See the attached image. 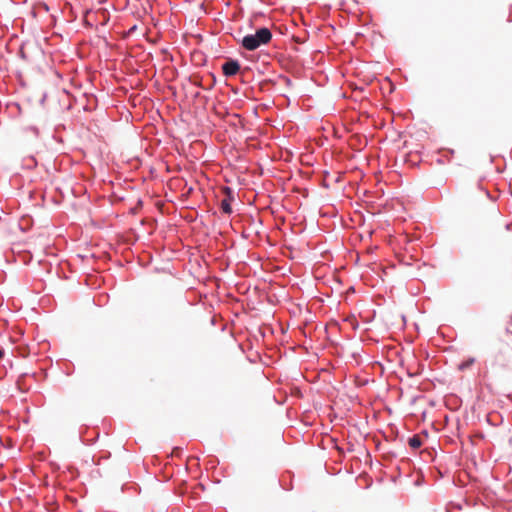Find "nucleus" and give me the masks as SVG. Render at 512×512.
Listing matches in <instances>:
<instances>
[{"label": "nucleus", "mask_w": 512, "mask_h": 512, "mask_svg": "<svg viewBox=\"0 0 512 512\" xmlns=\"http://www.w3.org/2000/svg\"><path fill=\"white\" fill-rule=\"evenodd\" d=\"M272 39L271 31L263 27L256 31L255 34H249L243 37L242 46L248 51H254L261 45L269 43Z\"/></svg>", "instance_id": "f257e3e1"}, {"label": "nucleus", "mask_w": 512, "mask_h": 512, "mask_svg": "<svg viewBox=\"0 0 512 512\" xmlns=\"http://www.w3.org/2000/svg\"><path fill=\"white\" fill-rule=\"evenodd\" d=\"M4 357V350L0 349V360Z\"/></svg>", "instance_id": "423d86ee"}, {"label": "nucleus", "mask_w": 512, "mask_h": 512, "mask_svg": "<svg viewBox=\"0 0 512 512\" xmlns=\"http://www.w3.org/2000/svg\"><path fill=\"white\" fill-rule=\"evenodd\" d=\"M221 209L224 213L230 214L232 212L231 204L229 199H223L221 201Z\"/></svg>", "instance_id": "20e7f679"}, {"label": "nucleus", "mask_w": 512, "mask_h": 512, "mask_svg": "<svg viewBox=\"0 0 512 512\" xmlns=\"http://www.w3.org/2000/svg\"><path fill=\"white\" fill-rule=\"evenodd\" d=\"M345 321L348 322L352 326L353 329H356L358 326L357 321L354 316L348 317Z\"/></svg>", "instance_id": "39448f33"}, {"label": "nucleus", "mask_w": 512, "mask_h": 512, "mask_svg": "<svg viewBox=\"0 0 512 512\" xmlns=\"http://www.w3.org/2000/svg\"><path fill=\"white\" fill-rule=\"evenodd\" d=\"M408 443H409V446L413 449H418L422 445V441H421L420 437L417 435H414L413 437H411L409 439Z\"/></svg>", "instance_id": "7ed1b4c3"}, {"label": "nucleus", "mask_w": 512, "mask_h": 512, "mask_svg": "<svg viewBox=\"0 0 512 512\" xmlns=\"http://www.w3.org/2000/svg\"><path fill=\"white\" fill-rule=\"evenodd\" d=\"M240 70V64L236 60H228L222 65L223 74L227 77L237 74Z\"/></svg>", "instance_id": "f03ea898"}]
</instances>
